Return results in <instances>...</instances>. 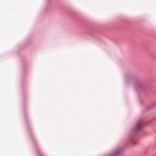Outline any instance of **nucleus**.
Here are the masks:
<instances>
[{
  "label": "nucleus",
  "instance_id": "obj_1",
  "mask_svg": "<svg viewBox=\"0 0 156 156\" xmlns=\"http://www.w3.org/2000/svg\"><path fill=\"white\" fill-rule=\"evenodd\" d=\"M143 123L141 121L138 122L136 124L135 126V129L136 130H138L140 129Z\"/></svg>",
  "mask_w": 156,
  "mask_h": 156
}]
</instances>
